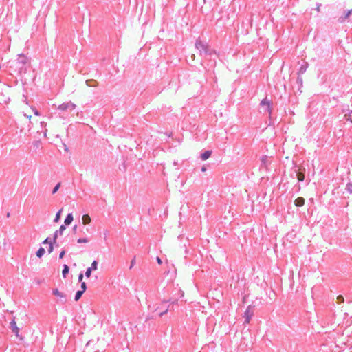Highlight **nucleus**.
<instances>
[{
    "instance_id": "nucleus-1",
    "label": "nucleus",
    "mask_w": 352,
    "mask_h": 352,
    "mask_svg": "<svg viewBox=\"0 0 352 352\" xmlns=\"http://www.w3.org/2000/svg\"><path fill=\"white\" fill-rule=\"evenodd\" d=\"M261 106L265 108V110L270 114L272 113V100L265 98L261 102Z\"/></svg>"
},
{
    "instance_id": "nucleus-2",
    "label": "nucleus",
    "mask_w": 352,
    "mask_h": 352,
    "mask_svg": "<svg viewBox=\"0 0 352 352\" xmlns=\"http://www.w3.org/2000/svg\"><path fill=\"white\" fill-rule=\"evenodd\" d=\"M10 326L12 331L15 333L16 337H19V328L16 325V322L14 320H13L10 322Z\"/></svg>"
},
{
    "instance_id": "nucleus-3",
    "label": "nucleus",
    "mask_w": 352,
    "mask_h": 352,
    "mask_svg": "<svg viewBox=\"0 0 352 352\" xmlns=\"http://www.w3.org/2000/svg\"><path fill=\"white\" fill-rule=\"evenodd\" d=\"M32 113H34V114L36 116H38L40 115L37 110L32 108L28 109L25 113V116L30 120H31Z\"/></svg>"
},
{
    "instance_id": "nucleus-4",
    "label": "nucleus",
    "mask_w": 352,
    "mask_h": 352,
    "mask_svg": "<svg viewBox=\"0 0 352 352\" xmlns=\"http://www.w3.org/2000/svg\"><path fill=\"white\" fill-rule=\"evenodd\" d=\"M252 315H253V311L251 310L250 308H248V309L245 312V322L247 323L250 322V319H251Z\"/></svg>"
},
{
    "instance_id": "nucleus-5",
    "label": "nucleus",
    "mask_w": 352,
    "mask_h": 352,
    "mask_svg": "<svg viewBox=\"0 0 352 352\" xmlns=\"http://www.w3.org/2000/svg\"><path fill=\"white\" fill-rule=\"evenodd\" d=\"M305 204V199L299 197L294 200V205L297 207H301Z\"/></svg>"
},
{
    "instance_id": "nucleus-6",
    "label": "nucleus",
    "mask_w": 352,
    "mask_h": 352,
    "mask_svg": "<svg viewBox=\"0 0 352 352\" xmlns=\"http://www.w3.org/2000/svg\"><path fill=\"white\" fill-rule=\"evenodd\" d=\"M1 101L5 104H8L10 102L9 94H4L3 93H1Z\"/></svg>"
},
{
    "instance_id": "nucleus-7",
    "label": "nucleus",
    "mask_w": 352,
    "mask_h": 352,
    "mask_svg": "<svg viewBox=\"0 0 352 352\" xmlns=\"http://www.w3.org/2000/svg\"><path fill=\"white\" fill-rule=\"evenodd\" d=\"M195 46L200 51H206L207 49L206 46L201 41H197L195 43Z\"/></svg>"
},
{
    "instance_id": "nucleus-8",
    "label": "nucleus",
    "mask_w": 352,
    "mask_h": 352,
    "mask_svg": "<svg viewBox=\"0 0 352 352\" xmlns=\"http://www.w3.org/2000/svg\"><path fill=\"white\" fill-rule=\"evenodd\" d=\"M91 222V217L89 214H84L82 217V223L83 225L89 224Z\"/></svg>"
},
{
    "instance_id": "nucleus-9",
    "label": "nucleus",
    "mask_w": 352,
    "mask_h": 352,
    "mask_svg": "<svg viewBox=\"0 0 352 352\" xmlns=\"http://www.w3.org/2000/svg\"><path fill=\"white\" fill-rule=\"evenodd\" d=\"M211 154H212L211 151H206L204 153L201 154V157L203 160H206L211 156Z\"/></svg>"
},
{
    "instance_id": "nucleus-10",
    "label": "nucleus",
    "mask_w": 352,
    "mask_h": 352,
    "mask_svg": "<svg viewBox=\"0 0 352 352\" xmlns=\"http://www.w3.org/2000/svg\"><path fill=\"white\" fill-rule=\"evenodd\" d=\"M74 217L72 214H68L66 219H65V223L66 225H69L73 221Z\"/></svg>"
},
{
    "instance_id": "nucleus-11",
    "label": "nucleus",
    "mask_w": 352,
    "mask_h": 352,
    "mask_svg": "<svg viewBox=\"0 0 352 352\" xmlns=\"http://www.w3.org/2000/svg\"><path fill=\"white\" fill-rule=\"evenodd\" d=\"M45 252V249L43 248H40L36 254L38 258H41L44 255Z\"/></svg>"
},
{
    "instance_id": "nucleus-12",
    "label": "nucleus",
    "mask_w": 352,
    "mask_h": 352,
    "mask_svg": "<svg viewBox=\"0 0 352 352\" xmlns=\"http://www.w3.org/2000/svg\"><path fill=\"white\" fill-rule=\"evenodd\" d=\"M53 294L56 296H58L60 298H64L65 297V295L58 291V289H54L52 292Z\"/></svg>"
},
{
    "instance_id": "nucleus-13",
    "label": "nucleus",
    "mask_w": 352,
    "mask_h": 352,
    "mask_svg": "<svg viewBox=\"0 0 352 352\" xmlns=\"http://www.w3.org/2000/svg\"><path fill=\"white\" fill-rule=\"evenodd\" d=\"M69 267L67 265H64L63 270V272H62L63 277L66 276V275L69 272Z\"/></svg>"
},
{
    "instance_id": "nucleus-14",
    "label": "nucleus",
    "mask_w": 352,
    "mask_h": 352,
    "mask_svg": "<svg viewBox=\"0 0 352 352\" xmlns=\"http://www.w3.org/2000/svg\"><path fill=\"white\" fill-rule=\"evenodd\" d=\"M83 293H84L83 291H81V290L78 291L75 296V300L78 301L80 298V297Z\"/></svg>"
},
{
    "instance_id": "nucleus-15",
    "label": "nucleus",
    "mask_w": 352,
    "mask_h": 352,
    "mask_svg": "<svg viewBox=\"0 0 352 352\" xmlns=\"http://www.w3.org/2000/svg\"><path fill=\"white\" fill-rule=\"evenodd\" d=\"M89 268H91V270H96L98 269V262L96 261H94Z\"/></svg>"
},
{
    "instance_id": "nucleus-16",
    "label": "nucleus",
    "mask_w": 352,
    "mask_h": 352,
    "mask_svg": "<svg viewBox=\"0 0 352 352\" xmlns=\"http://www.w3.org/2000/svg\"><path fill=\"white\" fill-rule=\"evenodd\" d=\"M297 179H298V181H300V182L303 181V180H304V179H305V175H304V174H303L302 173H300H300H298L297 174Z\"/></svg>"
},
{
    "instance_id": "nucleus-17",
    "label": "nucleus",
    "mask_w": 352,
    "mask_h": 352,
    "mask_svg": "<svg viewBox=\"0 0 352 352\" xmlns=\"http://www.w3.org/2000/svg\"><path fill=\"white\" fill-rule=\"evenodd\" d=\"M77 242L78 243H87L89 242V240L87 238H80L78 239Z\"/></svg>"
},
{
    "instance_id": "nucleus-18",
    "label": "nucleus",
    "mask_w": 352,
    "mask_h": 352,
    "mask_svg": "<svg viewBox=\"0 0 352 352\" xmlns=\"http://www.w3.org/2000/svg\"><path fill=\"white\" fill-rule=\"evenodd\" d=\"M61 212H62V209H60L56 214V217L54 219V221L55 222H58L59 221V219H60V214H61Z\"/></svg>"
},
{
    "instance_id": "nucleus-19",
    "label": "nucleus",
    "mask_w": 352,
    "mask_h": 352,
    "mask_svg": "<svg viewBox=\"0 0 352 352\" xmlns=\"http://www.w3.org/2000/svg\"><path fill=\"white\" fill-rule=\"evenodd\" d=\"M346 190L349 193L352 194V184H348Z\"/></svg>"
},
{
    "instance_id": "nucleus-20",
    "label": "nucleus",
    "mask_w": 352,
    "mask_h": 352,
    "mask_svg": "<svg viewBox=\"0 0 352 352\" xmlns=\"http://www.w3.org/2000/svg\"><path fill=\"white\" fill-rule=\"evenodd\" d=\"M91 268H87V271L85 272V276L87 278H89L91 276Z\"/></svg>"
},
{
    "instance_id": "nucleus-21",
    "label": "nucleus",
    "mask_w": 352,
    "mask_h": 352,
    "mask_svg": "<svg viewBox=\"0 0 352 352\" xmlns=\"http://www.w3.org/2000/svg\"><path fill=\"white\" fill-rule=\"evenodd\" d=\"M60 183H58L56 184V186L54 188L53 190H52V193L54 194L56 193L58 190L59 189L60 186Z\"/></svg>"
},
{
    "instance_id": "nucleus-22",
    "label": "nucleus",
    "mask_w": 352,
    "mask_h": 352,
    "mask_svg": "<svg viewBox=\"0 0 352 352\" xmlns=\"http://www.w3.org/2000/svg\"><path fill=\"white\" fill-rule=\"evenodd\" d=\"M53 243H54L53 242L50 243V246H49V249H48V252L50 254L53 252V250H54Z\"/></svg>"
},
{
    "instance_id": "nucleus-23",
    "label": "nucleus",
    "mask_w": 352,
    "mask_h": 352,
    "mask_svg": "<svg viewBox=\"0 0 352 352\" xmlns=\"http://www.w3.org/2000/svg\"><path fill=\"white\" fill-rule=\"evenodd\" d=\"M86 289H87L86 283L85 282H82L81 283V291H83V292H85L86 291Z\"/></svg>"
},
{
    "instance_id": "nucleus-24",
    "label": "nucleus",
    "mask_w": 352,
    "mask_h": 352,
    "mask_svg": "<svg viewBox=\"0 0 352 352\" xmlns=\"http://www.w3.org/2000/svg\"><path fill=\"white\" fill-rule=\"evenodd\" d=\"M168 306H166V307H165V309H164L162 311H161V312L160 313V316H162V315H164V314H166V313L168 312Z\"/></svg>"
},
{
    "instance_id": "nucleus-25",
    "label": "nucleus",
    "mask_w": 352,
    "mask_h": 352,
    "mask_svg": "<svg viewBox=\"0 0 352 352\" xmlns=\"http://www.w3.org/2000/svg\"><path fill=\"white\" fill-rule=\"evenodd\" d=\"M65 230V227L64 226H61L59 228L58 232H60V234H62Z\"/></svg>"
},
{
    "instance_id": "nucleus-26",
    "label": "nucleus",
    "mask_w": 352,
    "mask_h": 352,
    "mask_svg": "<svg viewBox=\"0 0 352 352\" xmlns=\"http://www.w3.org/2000/svg\"><path fill=\"white\" fill-rule=\"evenodd\" d=\"M58 231H56L54 233V238H53V243H55L56 241V239L58 237Z\"/></svg>"
},
{
    "instance_id": "nucleus-27",
    "label": "nucleus",
    "mask_w": 352,
    "mask_h": 352,
    "mask_svg": "<svg viewBox=\"0 0 352 352\" xmlns=\"http://www.w3.org/2000/svg\"><path fill=\"white\" fill-rule=\"evenodd\" d=\"M352 14V10L347 12L343 19H347L350 14Z\"/></svg>"
},
{
    "instance_id": "nucleus-28",
    "label": "nucleus",
    "mask_w": 352,
    "mask_h": 352,
    "mask_svg": "<svg viewBox=\"0 0 352 352\" xmlns=\"http://www.w3.org/2000/svg\"><path fill=\"white\" fill-rule=\"evenodd\" d=\"M65 250H63V251L60 253V254H59V258H63V256H64V255H65Z\"/></svg>"
},
{
    "instance_id": "nucleus-29",
    "label": "nucleus",
    "mask_w": 352,
    "mask_h": 352,
    "mask_svg": "<svg viewBox=\"0 0 352 352\" xmlns=\"http://www.w3.org/2000/svg\"><path fill=\"white\" fill-rule=\"evenodd\" d=\"M135 258H133L131 261V265H130V268H132L133 267V265H135Z\"/></svg>"
},
{
    "instance_id": "nucleus-30",
    "label": "nucleus",
    "mask_w": 352,
    "mask_h": 352,
    "mask_svg": "<svg viewBox=\"0 0 352 352\" xmlns=\"http://www.w3.org/2000/svg\"><path fill=\"white\" fill-rule=\"evenodd\" d=\"M82 278H83V274L82 273H80L79 275H78V281H82Z\"/></svg>"
},
{
    "instance_id": "nucleus-31",
    "label": "nucleus",
    "mask_w": 352,
    "mask_h": 352,
    "mask_svg": "<svg viewBox=\"0 0 352 352\" xmlns=\"http://www.w3.org/2000/svg\"><path fill=\"white\" fill-rule=\"evenodd\" d=\"M50 242H51V241H49V239H48V238H47V239H45L43 241V244H45V243H49V244H50Z\"/></svg>"
},
{
    "instance_id": "nucleus-32",
    "label": "nucleus",
    "mask_w": 352,
    "mask_h": 352,
    "mask_svg": "<svg viewBox=\"0 0 352 352\" xmlns=\"http://www.w3.org/2000/svg\"><path fill=\"white\" fill-rule=\"evenodd\" d=\"M157 262L159 265H161L162 263V261L160 257H157Z\"/></svg>"
},
{
    "instance_id": "nucleus-33",
    "label": "nucleus",
    "mask_w": 352,
    "mask_h": 352,
    "mask_svg": "<svg viewBox=\"0 0 352 352\" xmlns=\"http://www.w3.org/2000/svg\"><path fill=\"white\" fill-rule=\"evenodd\" d=\"M338 299L340 300L344 301V298H343L342 296H338Z\"/></svg>"
},
{
    "instance_id": "nucleus-34",
    "label": "nucleus",
    "mask_w": 352,
    "mask_h": 352,
    "mask_svg": "<svg viewBox=\"0 0 352 352\" xmlns=\"http://www.w3.org/2000/svg\"><path fill=\"white\" fill-rule=\"evenodd\" d=\"M190 58H191V60H195V54H192L190 55Z\"/></svg>"
},
{
    "instance_id": "nucleus-35",
    "label": "nucleus",
    "mask_w": 352,
    "mask_h": 352,
    "mask_svg": "<svg viewBox=\"0 0 352 352\" xmlns=\"http://www.w3.org/2000/svg\"><path fill=\"white\" fill-rule=\"evenodd\" d=\"M160 309L157 307L156 308H153V311H159Z\"/></svg>"
},
{
    "instance_id": "nucleus-36",
    "label": "nucleus",
    "mask_w": 352,
    "mask_h": 352,
    "mask_svg": "<svg viewBox=\"0 0 352 352\" xmlns=\"http://www.w3.org/2000/svg\"><path fill=\"white\" fill-rule=\"evenodd\" d=\"M44 136H45V138H47V130H46V131H45V132L44 133Z\"/></svg>"
},
{
    "instance_id": "nucleus-37",
    "label": "nucleus",
    "mask_w": 352,
    "mask_h": 352,
    "mask_svg": "<svg viewBox=\"0 0 352 352\" xmlns=\"http://www.w3.org/2000/svg\"><path fill=\"white\" fill-rule=\"evenodd\" d=\"M201 170H202L203 172L206 171V167H205V166H203V167H202V168H201Z\"/></svg>"
},
{
    "instance_id": "nucleus-38",
    "label": "nucleus",
    "mask_w": 352,
    "mask_h": 352,
    "mask_svg": "<svg viewBox=\"0 0 352 352\" xmlns=\"http://www.w3.org/2000/svg\"><path fill=\"white\" fill-rule=\"evenodd\" d=\"M166 301H162V305H166Z\"/></svg>"
}]
</instances>
